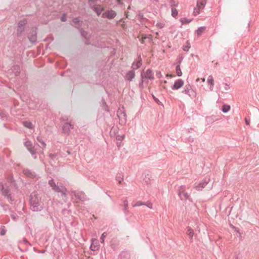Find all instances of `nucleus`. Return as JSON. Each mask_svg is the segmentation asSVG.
<instances>
[{"instance_id": "obj_1", "label": "nucleus", "mask_w": 259, "mask_h": 259, "mask_svg": "<svg viewBox=\"0 0 259 259\" xmlns=\"http://www.w3.org/2000/svg\"><path fill=\"white\" fill-rule=\"evenodd\" d=\"M48 183L54 192L61 193L63 200L66 202L67 201L66 196L67 192L66 188L62 185H58L56 184L53 179L50 180Z\"/></svg>"}, {"instance_id": "obj_2", "label": "nucleus", "mask_w": 259, "mask_h": 259, "mask_svg": "<svg viewBox=\"0 0 259 259\" xmlns=\"http://www.w3.org/2000/svg\"><path fill=\"white\" fill-rule=\"evenodd\" d=\"M30 203L31 209L34 211H40L42 209L39 198L35 192L32 193L30 196Z\"/></svg>"}, {"instance_id": "obj_3", "label": "nucleus", "mask_w": 259, "mask_h": 259, "mask_svg": "<svg viewBox=\"0 0 259 259\" xmlns=\"http://www.w3.org/2000/svg\"><path fill=\"white\" fill-rule=\"evenodd\" d=\"M0 190L2 192L3 196L6 198L8 200L12 201L14 200L10 193V189L8 186H5L3 184H0Z\"/></svg>"}, {"instance_id": "obj_4", "label": "nucleus", "mask_w": 259, "mask_h": 259, "mask_svg": "<svg viewBox=\"0 0 259 259\" xmlns=\"http://www.w3.org/2000/svg\"><path fill=\"white\" fill-rule=\"evenodd\" d=\"M71 193L73 194L72 196V198L74 200L78 199V200L81 201H84L87 200V197L85 193L80 191L79 192H76L74 190H71Z\"/></svg>"}, {"instance_id": "obj_5", "label": "nucleus", "mask_w": 259, "mask_h": 259, "mask_svg": "<svg viewBox=\"0 0 259 259\" xmlns=\"http://www.w3.org/2000/svg\"><path fill=\"white\" fill-rule=\"evenodd\" d=\"M74 125L71 122H65L63 123L62 130V133L67 135H69L70 133V130L73 129Z\"/></svg>"}, {"instance_id": "obj_6", "label": "nucleus", "mask_w": 259, "mask_h": 259, "mask_svg": "<svg viewBox=\"0 0 259 259\" xmlns=\"http://www.w3.org/2000/svg\"><path fill=\"white\" fill-rule=\"evenodd\" d=\"M116 13L112 10H108L102 13V17L103 18H107L108 19H112L116 16Z\"/></svg>"}, {"instance_id": "obj_7", "label": "nucleus", "mask_w": 259, "mask_h": 259, "mask_svg": "<svg viewBox=\"0 0 259 259\" xmlns=\"http://www.w3.org/2000/svg\"><path fill=\"white\" fill-rule=\"evenodd\" d=\"M117 115L118 117L119 118V120L121 121L122 123H124L125 122L126 120V115L123 110V108L122 109H119L117 112Z\"/></svg>"}, {"instance_id": "obj_8", "label": "nucleus", "mask_w": 259, "mask_h": 259, "mask_svg": "<svg viewBox=\"0 0 259 259\" xmlns=\"http://www.w3.org/2000/svg\"><path fill=\"white\" fill-rule=\"evenodd\" d=\"M210 179L209 178H205L203 180L200 182L197 186H195V188L197 191H201L206 185L209 183Z\"/></svg>"}, {"instance_id": "obj_9", "label": "nucleus", "mask_w": 259, "mask_h": 259, "mask_svg": "<svg viewBox=\"0 0 259 259\" xmlns=\"http://www.w3.org/2000/svg\"><path fill=\"white\" fill-rule=\"evenodd\" d=\"M24 145L32 155L35 154L36 149H35L34 146H33L31 141H26L25 142Z\"/></svg>"}, {"instance_id": "obj_10", "label": "nucleus", "mask_w": 259, "mask_h": 259, "mask_svg": "<svg viewBox=\"0 0 259 259\" xmlns=\"http://www.w3.org/2000/svg\"><path fill=\"white\" fill-rule=\"evenodd\" d=\"M184 81L181 79H179L175 81L174 84L171 86L172 90H177L183 87Z\"/></svg>"}, {"instance_id": "obj_11", "label": "nucleus", "mask_w": 259, "mask_h": 259, "mask_svg": "<svg viewBox=\"0 0 259 259\" xmlns=\"http://www.w3.org/2000/svg\"><path fill=\"white\" fill-rule=\"evenodd\" d=\"M91 9L96 13L98 16L101 15L102 12L104 10L103 7H102L101 5H95L92 6H90Z\"/></svg>"}, {"instance_id": "obj_12", "label": "nucleus", "mask_w": 259, "mask_h": 259, "mask_svg": "<svg viewBox=\"0 0 259 259\" xmlns=\"http://www.w3.org/2000/svg\"><path fill=\"white\" fill-rule=\"evenodd\" d=\"M28 37L29 41L32 43H35L36 41V32L34 30H32L28 34Z\"/></svg>"}, {"instance_id": "obj_13", "label": "nucleus", "mask_w": 259, "mask_h": 259, "mask_svg": "<svg viewBox=\"0 0 259 259\" xmlns=\"http://www.w3.org/2000/svg\"><path fill=\"white\" fill-rule=\"evenodd\" d=\"M27 23V21L25 19L21 20L18 24L17 31L19 33H22L24 31V27Z\"/></svg>"}, {"instance_id": "obj_14", "label": "nucleus", "mask_w": 259, "mask_h": 259, "mask_svg": "<svg viewBox=\"0 0 259 259\" xmlns=\"http://www.w3.org/2000/svg\"><path fill=\"white\" fill-rule=\"evenodd\" d=\"M23 172L26 176L30 178H34L36 177L35 173L29 169H24Z\"/></svg>"}, {"instance_id": "obj_15", "label": "nucleus", "mask_w": 259, "mask_h": 259, "mask_svg": "<svg viewBox=\"0 0 259 259\" xmlns=\"http://www.w3.org/2000/svg\"><path fill=\"white\" fill-rule=\"evenodd\" d=\"M178 195L181 200L189 199V195L187 193L184 192L183 191H179Z\"/></svg>"}, {"instance_id": "obj_16", "label": "nucleus", "mask_w": 259, "mask_h": 259, "mask_svg": "<svg viewBox=\"0 0 259 259\" xmlns=\"http://www.w3.org/2000/svg\"><path fill=\"white\" fill-rule=\"evenodd\" d=\"M209 84V89L212 91L214 86V79L212 75H209L207 80Z\"/></svg>"}, {"instance_id": "obj_17", "label": "nucleus", "mask_w": 259, "mask_h": 259, "mask_svg": "<svg viewBox=\"0 0 259 259\" xmlns=\"http://www.w3.org/2000/svg\"><path fill=\"white\" fill-rule=\"evenodd\" d=\"M206 4V0H198L197 3V7L199 9H203Z\"/></svg>"}, {"instance_id": "obj_18", "label": "nucleus", "mask_w": 259, "mask_h": 259, "mask_svg": "<svg viewBox=\"0 0 259 259\" xmlns=\"http://www.w3.org/2000/svg\"><path fill=\"white\" fill-rule=\"evenodd\" d=\"M135 74L134 70L128 71L126 75V78L129 80H132L135 77Z\"/></svg>"}, {"instance_id": "obj_19", "label": "nucleus", "mask_w": 259, "mask_h": 259, "mask_svg": "<svg viewBox=\"0 0 259 259\" xmlns=\"http://www.w3.org/2000/svg\"><path fill=\"white\" fill-rule=\"evenodd\" d=\"M187 234L188 235L189 238L192 240L194 235V231L189 227H187Z\"/></svg>"}, {"instance_id": "obj_20", "label": "nucleus", "mask_w": 259, "mask_h": 259, "mask_svg": "<svg viewBox=\"0 0 259 259\" xmlns=\"http://www.w3.org/2000/svg\"><path fill=\"white\" fill-rule=\"evenodd\" d=\"M23 125L25 127H27L29 129H32L34 127L32 123L30 121H23Z\"/></svg>"}, {"instance_id": "obj_21", "label": "nucleus", "mask_w": 259, "mask_h": 259, "mask_svg": "<svg viewBox=\"0 0 259 259\" xmlns=\"http://www.w3.org/2000/svg\"><path fill=\"white\" fill-rule=\"evenodd\" d=\"M205 29H206V27L205 26L199 27L196 30V33H197V35L198 36H200L202 34V33L203 32V31L205 30Z\"/></svg>"}, {"instance_id": "obj_22", "label": "nucleus", "mask_w": 259, "mask_h": 259, "mask_svg": "<svg viewBox=\"0 0 259 259\" xmlns=\"http://www.w3.org/2000/svg\"><path fill=\"white\" fill-rule=\"evenodd\" d=\"M230 109L231 107L230 105L225 104L222 106V111L223 113H226L229 112Z\"/></svg>"}, {"instance_id": "obj_23", "label": "nucleus", "mask_w": 259, "mask_h": 259, "mask_svg": "<svg viewBox=\"0 0 259 259\" xmlns=\"http://www.w3.org/2000/svg\"><path fill=\"white\" fill-rule=\"evenodd\" d=\"M232 228L234 229V231L237 233V236L240 238V240H242V237L241 235V233L239 231V228L235 227V226H232Z\"/></svg>"}, {"instance_id": "obj_24", "label": "nucleus", "mask_w": 259, "mask_h": 259, "mask_svg": "<svg viewBox=\"0 0 259 259\" xmlns=\"http://www.w3.org/2000/svg\"><path fill=\"white\" fill-rule=\"evenodd\" d=\"M191 20H189L186 17L182 18L180 20V22L182 23V25L189 24L191 21Z\"/></svg>"}, {"instance_id": "obj_25", "label": "nucleus", "mask_w": 259, "mask_h": 259, "mask_svg": "<svg viewBox=\"0 0 259 259\" xmlns=\"http://www.w3.org/2000/svg\"><path fill=\"white\" fill-rule=\"evenodd\" d=\"M153 73H152V71L150 69H147V79H153Z\"/></svg>"}, {"instance_id": "obj_26", "label": "nucleus", "mask_w": 259, "mask_h": 259, "mask_svg": "<svg viewBox=\"0 0 259 259\" xmlns=\"http://www.w3.org/2000/svg\"><path fill=\"white\" fill-rule=\"evenodd\" d=\"M188 96L191 98L193 99L196 97V92L192 89V88H190V91L189 92Z\"/></svg>"}, {"instance_id": "obj_27", "label": "nucleus", "mask_w": 259, "mask_h": 259, "mask_svg": "<svg viewBox=\"0 0 259 259\" xmlns=\"http://www.w3.org/2000/svg\"><path fill=\"white\" fill-rule=\"evenodd\" d=\"M141 64H142V61H141V59H140L136 63H135V62L133 63L132 67H133L134 69H138V68H139L141 66Z\"/></svg>"}, {"instance_id": "obj_28", "label": "nucleus", "mask_w": 259, "mask_h": 259, "mask_svg": "<svg viewBox=\"0 0 259 259\" xmlns=\"http://www.w3.org/2000/svg\"><path fill=\"white\" fill-rule=\"evenodd\" d=\"M36 140L41 144L43 148H46V144L42 140V138L41 136H37V137L36 138Z\"/></svg>"}, {"instance_id": "obj_29", "label": "nucleus", "mask_w": 259, "mask_h": 259, "mask_svg": "<svg viewBox=\"0 0 259 259\" xmlns=\"http://www.w3.org/2000/svg\"><path fill=\"white\" fill-rule=\"evenodd\" d=\"M169 3L171 7H178L179 5V2L178 0H169Z\"/></svg>"}, {"instance_id": "obj_30", "label": "nucleus", "mask_w": 259, "mask_h": 259, "mask_svg": "<svg viewBox=\"0 0 259 259\" xmlns=\"http://www.w3.org/2000/svg\"><path fill=\"white\" fill-rule=\"evenodd\" d=\"M176 71L177 76L180 77L182 75V72L181 71V69L180 65H178L176 66Z\"/></svg>"}, {"instance_id": "obj_31", "label": "nucleus", "mask_w": 259, "mask_h": 259, "mask_svg": "<svg viewBox=\"0 0 259 259\" xmlns=\"http://www.w3.org/2000/svg\"><path fill=\"white\" fill-rule=\"evenodd\" d=\"M116 180L119 183H121L123 180V176L121 174H118L116 177Z\"/></svg>"}, {"instance_id": "obj_32", "label": "nucleus", "mask_w": 259, "mask_h": 259, "mask_svg": "<svg viewBox=\"0 0 259 259\" xmlns=\"http://www.w3.org/2000/svg\"><path fill=\"white\" fill-rule=\"evenodd\" d=\"M190 88H191V87L189 84L186 85L185 87V89L182 91V93L188 95Z\"/></svg>"}, {"instance_id": "obj_33", "label": "nucleus", "mask_w": 259, "mask_h": 259, "mask_svg": "<svg viewBox=\"0 0 259 259\" xmlns=\"http://www.w3.org/2000/svg\"><path fill=\"white\" fill-rule=\"evenodd\" d=\"M171 16L175 18V17H176V16H178V11L177 9H176L175 8H171Z\"/></svg>"}, {"instance_id": "obj_34", "label": "nucleus", "mask_w": 259, "mask_h": 259, "mask_svg": "<svg viewBox=\"0 0 259 259\" xmlns=\"http://www.w3.org/2000/svg\"><path fill=\"white\" fill-rule=\"evenodd\" d=\"M152 97L154 99V101L158 105L163 106L162 103L153 94H151Z\"/></svg>"}, {"instance_id": "obj_35", "label": "nucleus", "mask_w": 259, "mask_h": 259, "mask_svg": "<svg viewBox=\"0 0 259 259\" xmlns=\"http://www.w3.org/2000/svg\"><path fill=\"white\" fill-rule=\"evenodd\" d=\"M61 121L65 123V122H69V116L67 115H64L61 117Z\"/></svg>"}, {"instance_id": "obj_36", "label": "nucleus", "mask_w": 259, "mask_h": 259, "mask_svg": "<svg viewBox=\"0 0 259 259\" xmlns=\"http://www.w3.org/2000/svg\"><path fill=\"white\" fill-rule=\"evenodd\" d=\"M146 205V203L144 202H142L141 201H137L135 203H133L132 205L133 207H137V206H140L141 205Z\"/></svg>"}, {"instance_id": "obj_37", "label": "nucleus", "mask_w": 259, "mask_h": 259, "mask_svg": "<svg viewBox=\"0 0 259 259\" xmlns=\"http://www.w3.org/2000/svg\"><path fill=\"white\" fill-rule=\"evenodd\" d=\"M123 205H124L123 210L125 212L127 210V208H128V201L126 199L124 200Z\"/></svg>"}, {"instance_id": "obj_38", "label": "nucleus", "mask_w": 259, "mask_h": 259, "mask_svg": "<svg viewBox=\"0 0 259 259\" xmlns=\"http://www.w3.org/2000/svg\"><path fill=\"white\" fill-rule=\"evenodd\" d=\"M107 234L106 232H104L102 234V235H101V236L100 237L101 242L102 243H104V238L107 236Z\"/></svg>"}, {"instance_id": "obj_39", "label": "nucleus", "mask_w": 259, "mask_h": 259, "mask_svg": "<svg viewBox=\"0 0 259 259\" xmlns=\"http://www.w3.org/2000/svg\"><path fill=\"white\" fill-rule=\"evenodd\" d=\"M187 45L186 46H183V50L185 52H187L189 51L190 48V44L189 42H187Z\"/></svg>"}, {"instance_id": "obj_40", "label": "nucleus", "mask_w": 259, "mask_h": 259, "mask_svg": "<svg viewBox=\"0 0 259 259\" xmlns=\"http://www.w3.org/2000/svg\"><path fill=\"white\" fill-rule=\"evenodd\" d=\"M72 22L75 24V25H77L79 24V20L78 19V18H75L74 19H73L72 20Z\"/></svg>"}, {"instance_id": "obj_41", "label": "nucleus", "mask_w": 259, "mask_h": 259, "mask_svg": "<svg viewBox=\"0 0 259 259\" xmlns=\"http://www.w3.org/2000/svg\"><path fill=\"white\" fill-rule=\"evenodd\" d=\"M6 116V115L5 113H4L2 110H0V118L3 119Z\"/></svg>"}, {"instance_id": "obj_42", "label": "nucleus", "mask_w": 259, "mask_h": 259, "mask_svg": "<svg viewBox=\"0 0 259 259\" xmlns=\"http://www.w3.org/2000/svg\"><path fill=\"white\" fill-rule=\"evenodd\" d=\"M57 156V154L56 153H51V154H49V157L52 159H55V158H56Z\"/></svg>"}, {"instance_id": "obj_43", "label": "nucleus", "mask_w": 259, "mask_h": 259, "mask_svg": "<svg viewBox=\"0 0 259 259\" xmlns=\"http://www.w3.org/2000/svg\"><path fill=\"white\" fill-rule=\"evenodd\" d=\"M199 8H198V9H197V8H195V9H194L193 13H194V15H195V16H196V15H198V14H199Z\"/></svg>"}, {"instance_id": "obj_44", "label": "nucleus", "mask_w": 259, "mask_h": 259, "mask_svg": "<svg viewBox=\"0 0 259 259\" xmlns=\"http://www.w3.org/2000/svg\"><path fill=\"white\" fill-rule=\"evenodd\" d=\"M61 20L62 22H65L66 21V17L65 14H63L62 16L61 17Z\"/></svg>"}, {"instance_id": "obj_45", "label": "nucleus", "mask_w": 259, "mask_h": 259, "mask_svg": "<svg viewBox=\"0 0 259 259\" xmlns=\"http://www.w3.org/2000/svg\"><path fill=\"white\" fill-rule=\"evenodd\" d=\"M152 204L149 202V201H147V207H149L150 208H152Z\"/></svg>"}, {"instance_id": "obj_46", "label": "nucleus", "mask_w": 259, "mask_h": 259, "mask_svg": "<svg viewBox=\"0 0 259 259\" xmlns=\"http://www.w3.org/2000/svg\"><path fill=\"white\" fill-rule=\"evenodd\" d=\"M6 233V231L4 229H2L0 232V234L3 236L5 235Z\"/></svg>"}, {"instance_id": "obj_47", "label": "nucleus", "mask_w": 259, "mask_h": 259, "mask_svg": "<svg viewBox=\"0 0 259 259\" xmlns=\"http://www.w3.org/2000/svg\"><path fill=\"white\" fill-rule=\"evenodd\" d=\"M157 25L160 28H162L164 26V24L162 23H157Z\"/></svg>"}, {"instance_id": "obj_48", "label": "nucleus", "mask_w": 259, "mask_h": 259, "mask_svg": "<svg viewBox=\"0 0 259 259\" xmlns=\"http://www.w3.org/2000/svg\"><path fill=\"white\" fill-rule=\"evenodd\" d=\"M97 0H89V4L90 5V6H93L92 5V3H94L95 1H96Z\"/></svg>"}, {"instance_id": "obj_49", "label": "nucleus", "mask_w": 259, "mask_h": 259, "mask_svg": "<svg viewBox=\"0 0 259 259\" xmlns=\"http://www.w3.org/2000/svg\"><path fill=\"white\" fill-rule=\"evenodd\" d=\"M188 141L190 142H193L194 141V138L191 137H188Z\"/></svg>"}, {"instance_id": "obj_50", "label": "nucleus", "mask_w": 259, "mask_h": 259, "mask_svg": "<svg viewBox=\"0 0 259 259\" xmlns=\"http://www.w3.org/2000/svg\"><path fill=\"white\" fill-rule=\"evenodd\" d=\"M229 89V85L227 83L225 84V90L228 91Z\"/></svg>"}, {"instance_id": "obj_51", "label": "nucleus", "mask_w": 259, "mask_h": 259, "mask_svg": "<svg viewBox=\"0 0 259 259\" xmlns=\"http://www.w3.org/2000/svg\"><path fill=\"white\" fill-rule=\"evenodd\" d=\"M245 122L247 125H248L249 124V120L247 118H245Z\"/></svg>"}, {"instance_id": "obj_52", "label": "nucleus", "mask_w": 259, "mask_h": 259, "mask_svg": "<svg viewBox=\"0 0 259 259\" xmlns=\"http://www.w3.org/2000/svg\"><path fill=\"white\" fill-rule=\"evenodd\" d=\"M150 1L153 4L157 3L159 2V0H150Z\"/></svg>"}, {"instance_id": "obj_53", "label": "nucleus", "mask_w": 259, "mask_h": 259, "mask_svg": "<svg viewBox=\"0 0 259 259\" xmlns=\"http://www.w3.org/2000/svg\"><path fill=\"white\" fill-rule=\"evenodd\" d=\"M11 217L12 218V219H13L14 220H16V217H15L14 215L12 214V215H11Z\"/></svg>"}, {"instance_id": "obj_54", "label": "nucleus", "mask_w": 259, "mask_h": 259, "mask_svg": "<svg viewBox=\"0 0 259 259\" xmlns=\"http://www.w3.org/2000/svg\"><path fill=\"white\" fill-rule=\"evenodd\" d=\"M45 251H46V250H39V251H38V252H39V253H44Z\"/></svg>"}, {"instance_id": "obj_55", "label": "nucleus", "mask_w": 259, "mask_h": 259, "mask_svg": "<svg viewBox=\"0 0 259 259\" xmlns=\"http://www.w3.org/2000/svg\"><path fill=\"white\" fill-rule=\"evenodd\" d=\"M234 259H238V254H235Z\"/></svg>"}, {"instance_id": "obj_56", "label": "nucleus", "mask_w": 259, "mask_h": 259, "mask_svg": "<svg viewBox=\"0 0 259 259\" xmlns=\"http://www.w3.org/2000/svg\"><path fill=\"white\" fill-rule=\"evenodd\" d=\"M146 38V36H143L142 37V41H144V39ZM143 43V42H142Z\"/></svg>"}, {"instance_id": "obj_57", "label": "nucleus", "mask_w": 259, "mask_h": 259, "mask_svg": "<svg viewBox=\"0 0 259 259\" xmlns=\"http://www.w3.org/2000/svg\"><path fill=\"white\" fill-rule=\"evenodd\" d=\"M141 76H142V79H143V78H144V76H143V73H141Z\"/></svg>"}, {"instance_id": "obj_58", "label": "nucleus", "mask_w": 259, "mask_h": 259, "mask_svg": "<svg viewBox=\"0 0 259 259\" xmlns=\"http://www.w3.org/2000/svg\"><path fill=\"white\" fill-rule=\"evenodd\" d=\"M250 22H249L248 24V27H249L250 26Z\"/></svg>"}, {"instance_id": "obj_59", "label": "nucleus", "mask_w": 259, "mask_h": 259, "mask_svg": "<svg viewBox=\"0 0 259 259\" xmlns=\"http://www.w3.org/2000/svg\"><path fill=\"white\" fill-rule=\"evenodd\" d=\"M191 130H192V128H190V129H188V131L190 132V131H191Z\"/></svg>"}, {"instance_id": "obj_60", "label": "nucleus", "mask_w": 259, "mask_h": 259, "mask_svg": "<svg viewBox=\"0 0 259 259\" xmlns=\"http://www.w3.org/2000/svg\"><path fill=\"white\" fill-rule=\"evenodd\" d=\"M179 63H181V59L179 60Z\"/></svg>"}, {"instance_id": "obj_61", "label": "nucleus", "mask_w": 259, "mask_h": 259, "mask_svg": "<svg viewBox=\"0 0 259 259\" xmlns=\"http://www.w3.org/2000/svg\"><path fill=\"white\" fill-rule=\"evenodd\" d=\"M124 137V136H121L122 139H123Z\"/></svg>"}, {"instance_id": "obj_62", "label": "nucleus", "mask_w": 259, "mask_h": 259, "mask_svg": "<svg viewBox=\"0 0 259 259\" xmlns=\"http://www.w3.org/2000/svg\"><path fill=\"white\" fill-rule=\"evenodd\" d=\"M146 38H148V39H150L149 37H148V36L146 37Z\"/></svg>"}, {"instance_id": "obj_63", "label": "nucleus", "mask_w": 259, "mask_h": 259, "mask_svg": "<svg viewBox=\"0 0 259 259\" xmlns=\"http://www.w3.org/2000/svg\"><path fill=\"white\" fill-rule=\"evenodd\" d=\"M82 35H84V32H82Z\"/></svg>"}]
</instances>
